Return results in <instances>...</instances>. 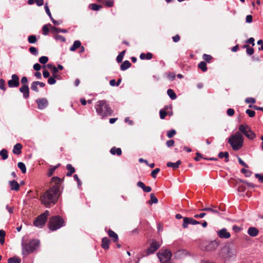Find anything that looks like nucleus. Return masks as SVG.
Here are the masks:
<instances>
[{
    "instance_id": "1",
    "label": "nucleus",
    "mask_w": 263,
    "mask_h": 263,
    "mask_svg": "<svg viewBox=\"0 0 263 263\" xmlns=\"http://www.w3.org/2000/svg\"><path fill=\"white\" fill-rule=\"evenodd\" d=\"M62 180L58 177H53L51 179V184L52 187L45 191L40 197L41 203L46 208H50L54 205L59 198L60 186Z\"/></svg>"
},
{
    "instance_id": "2",
    "label": "nucleus",
    "mask_w": 263,
    "mask_h": 263,
    "mask_svg": "<svg viewBox=\"0 0 263 263\" xmlns=\"http://www.w3.org/2000/svg\"><path fill=\"white\" fill-rule=\"evenodd\" d=\"M95 109L97 114L102 117L111 116L113 113L109 104L105 100L98 101L95 105Z\"/></svg>"
},
{
    "instance_id": "3",
    "label": "nucleus",
    "mask_w": 263,
    "mask_h": 263,
    "mask_svg": "<svg viewBox=\"0 0 263 263\" xmlns=\"http://www.w3.org/2000/svg\"><path fill=\"white\" fill-rule=\"evenodd\" d=\"M228 142L233 150L238 151L243 146V138L241 134L237 132L229 137Z\"/></svg>"
},
{
    "instance_id": "4",
    "label": "nucleus",
    "mask_w": 263,
    "mask_h": 263,
    "mask_svg": "<svg viewBox=\"0 0 263 263\" xmlns=\"http://www.w3.org/2000/svg\"><path fill=\"white\" fill-rule=\"evenodd\" d=\"M64 221L59 216H54L50 219L49 228L51 231H55L64 226Z\"/></svg>"
},
{
    "instance_id": "5",
    "label": "nucleus",
    "mask_w": 263,
    "mask_h": 263,
    "mask_svg": "<svg viewBox=\"0 0 263 263\" xmlns=\"http://www.w3.org/2000/svg\"><path fill=\"white\" fill-rule=\"evenodd\" d=\"M239 131L243 133L248 139L253 140L256 137L255 134L247 124H240L238 127Z\"/></svg>"
},
{
    "instance_id": "6",
    "label": "nucleus",
    "mask_w": 263,
    "mask_h": 263,
    "mask_svg": "<svg viewBox=\"0 0 263 263\" xmlns=\"http://www.w3.org/2000/svg\"><path fill=\"white\" fill-rule=\"evenodd\" d=\"M157 255L161 263H167L172 257L171 252L167 249L161 250Z\"/></svg>"
},
{
    "instance_id": "7",
    "label": "nucleus",
    "mask_w": 263,
    "mask_h": 263,
    "mask_svg": "<svg viewBox=\"0 0 263 263\" xmlns=\"http://www.w3.org/2000/svg\"><path fill=\"white\" fill-rule=\"evenodd\" d=\"M49 214V212L48 210H46L44 213L39 216L34 221V226L40 228L44 226L46 222Z\"/></svg>"
},
{
    "instance_id": "8",
    "label": "nucleus",
    "mask_w": 263,
    "mask_h": 263,
    "mask_svg": "<svg viewBox=\"0 0 263 263\" xmlns=\"http://www.w3.org/2000/svg\"><path fill=\"white\" fill-rule=\"evenodd\" d=\"M22 254L27 255L33 252V240L25 242L24 238L22 239Z\"/></svg>"
},
{
    "instance_id": "9",
    "label": "nucleus",
    "mask_w": 263,
    "mask_h": 263,
    "mask_svg": "<svg viewBox=\"0 0 263 263\" xmlns=\"http://www.w3.org/2000/svg\"><path fill=\"white\" fill-rule=\"evenodd\" d=\"M160 246L161 244L159 242L156 241L154 239L152 240L150 243L149 247L146 250V255L147 256L154 253L160 248Z\"/></svg>"
},
{
    "instance_id": "10",
    "label": "nucleus",
    "mask_w": 263,
    "mask_h": 263,
    "mask_svg": "<svg viewBox=\"0 0 263 263\" xmlns=\"http://www.w3.org/2000/svg\"><path fill=\"white\" fill-rule=\"evenodd\" d=\"M8 86L10 88L17 87L20 85L19 78L15 74H13L11 76V79L8 82Z\"/></svg>"
},
{
    "instance_id": "11",
    "label": "nucleus",
    "mask_w": 263,
    "mask_h": 263,
    "mask_svg": "<svg viewBox=\"0 0 263 263\" xmlns=\"http://www.w3.org/2000/svg\"><path fill=\"white\" fill-rule=\"evenodd\" d=\"M199 223L200 222L199 221H196L192 218L184 217L182 227L183 228H186L189 224L195 225Z\"/></svg>"
},
{
    "instance_id": "12",
    "label": "nucleus",
    "mask_w": 263,
    "mask_h": 263,
    "mask_svg": "<svg viewBox=\"0 0 263 263\" xmlns=\"http://www.w3.org/2000/svg\"><path fill=\"white\" fill-rule=\"evenodd\" d=\"M219 242L216 240L209 242L205 246V250L207 251H212L215 250L219 246Z\"/></svg>"
},
{
    "instance_id": "13",
    "label": "nucleus",
    "mask_w": 263,
    "mask_h": 263,
    "mask_svg": "<svg viewBox=\"0 0 263 263\" xmlns=\"http://www.w3.org/2000/svg\"><path fill=\"white\" fill-rule=\"evenodd\" d=\"M217 234L220 238L228 239L230 237L231 234L225 228H223L217 232Z\"/></svg>"
},
{
    "instance_id": "14",
    "label": "nucleus",
    "mask_w": 263,
    "mask_h": 263,
    "mask_svg": "<svg viewBox=\"0 0 263 263\" xmlns=\"http://www.w3.org/2000/svg\"><path fill=\"white\" fill-rule=\"evenodd\" d=\"M38 105V108L40 109H43L45 108L48 105V101L45 98L37 99L36 101Z\"/></svg>"
},
{
    "instance_id": "15",
    "label": "nucleus",
    "mask_w": 263,
    "mask_h": 263,
    "mask_svg": "<svg viewBox=\"0 0 263 263\" xmlns=\"http://www.w3.org/2000/svg\"><path fill=\"white\" fill-rule=\"evenodd\" d=\"M20 91L21 92L23 93V97L24 98L27 99L29 97V89L27 85H23L20 88Z\"/></svg>"
},
{
    "instance_id": "16",
    "label": "nucleus",
    "mask_w": 263,
    "mask_h": 263,
    "mask_svg": "<svg viewBox=\"0 0 263 263\" xmlns=\"http://www.w3.org/2000/svg\"><path fill=\"white\" fill-rule=\"evenodd\" d=\"M9 184L11 190L17 191L20 189V185L17 182L14 180L9 181Z\"/></svg>"
},
{
    "instance_id": "17",
    "label": "nucleus",
    "mask_w": 263,
    "mask_h": 263,
    "mask_svg": "<svg viewBox=\"0 0 263 263\" xmlns=\"http://www.w3.org/2000/svg\"><path fill=\"white\" fill-rule=\"evenodd\" d=\"M258 229L255 227H250L248 230V234L252 237H255L258 234Z\"/></svg>"
},
{
    "instance_id": "18",
    "label": "nucleus",
    "mask_w": 263,
    "mask_h": 263,
    "mask_svg": "<svg viewBox=\"0 0 263 263\" xmlns=\"http://www.w3.org/2000/svg\"><path fill=\"white\" fill-rule=\"evenodd\" d=\"M22 145L20 143L16 144L13 148V154L18 155L22 153Z\"/></svg>"
},
{
    "instance_id": "19",
    "label": "nucleus",
    "mask_w": 263,
    "mask_h": 263,
    "mask_svg": "<svg viewBox=\"0 0 263 263\" xmlns=\"http://www.w3.org/2000/svg\"><path fill=\"white\" fill-rule=\"evenodd\" d=\"M181 161L180 160H178L175 163L168 162L166 163V166L169 167H172L173 169L175 170L179 167V166L181 164Z\"/></svg>"
},
{
    "instance_id": "20",
    "label": "nucleus",
    "mask_w": 263,
    "mask_h": 263,
    "mask_svg": "<svg viewBox=\"0 0 263 263\" xmlns=\"http://www.w3.org/2000/svg\"><path fill=\"white\" fill-rule=\"evenodd\" d=\"M110 241L107 237H104L102 239V247L104 249H108L109 248V245Z\"/></svg>"
},
{
    "instance_id": "21",
    "label": "nucleus",
    "mask_w": 263,
    "mask_h": 263,
    "mask_svg": "<svg viewBox=\"0 0 263 263\" xmlns=\"http://www.w3.org/2000/svg\"><path fill=\"white\" fill-rule=\"evenodd\" d=\"M131 66V63L127 60L123 62L120 65V69L122 71H124Z\"/></svg>"
},
{
    "instance_id": "22",
    "label": "nucleus",
    "mask_w": 263,
    "mask_h": 263,
    "mask_svg": "<svg viewBox=\"0 0 263 263\" xmlns=\"http://www.w3.org/2000/svg\"><path fill=\"white\" fill-rule=\"evenodd\" d=\"M50 26V29L51 31L53 33L55 32H62V33H67L68 32L67 30L66 29H62L60 28H58L54 26H51V25H49Z\"/></svg>"
},
{
    "instance_id": "23",
    "label": "nucleus",
    "mask_w": 263,
    "mask_h": 263,
    "mask_svg": "<svg viewBox=\"0 0 263 263\" xmlns=\"http://www.w3.org/2000/svg\"><path fill=\"white\" fill-rule=\"evenodd\" d=\"M66 168L68 171L66 174L67 176H71L73 173L75 172L74 168L70 164H68L66 165Z\"/></svg>"
},
{
    "instance_id": "24",
    "label": "nucleus",
    "mask_w": 263,
    "mask_h": 263,
    "mask_svg": "<svg viewBox=\"0 0 263 263\" xmlns=\"http://www.w3.org/2000/svg\"><path fill=\"white\" fill-rule=\"evenodd\" d=\"M110 152L112 155L117 154L118 156H120L122 154L121 149L120 148H116V147H112Z\"/></svg>"
},
{
    "instance_id": "25",
    "label": "nucleus",
    "mask_w": 263,
    "mask_h": 263,
    "mask_svg": "<svg viewBox=\"0 0 263 263\" xmlns=\"http://www.w3.org/2000/svg\"><path fill=\"white\" fill-rule=\"evenodd\" d=\"M229 153L227 152H220L218 154V157L220 159H222L223 158H225V161L226 162H228L229 161Z\"/></svg>"
},
{
    "instance_id": "26",
    "label": "nucleus",
    "mask_w": 263,
    "mask_h": 263,
    "mask_svg": "<svg viewBox=\"0 0 263 263\" xmlns=\"http://www.w3.org/2000/svg\"><path fill=\"white\" fill-rule=\"evenodd\" d=\"M108 234L110 238H112V240L114 242H116L118 240V235L112 230H109L108 232Z\"/></svg>"
},
{
    "instance_id": "27",
    "label": "nucleus",
    "mask_w": 263,
    "mask_h": 263,
    "mask_svg": "<svg viewBox=\"0 0 263 263\" xmlns=\"http://www.w3.org/2000/svg\"><path fill=\"white\" fill-rule=\"evenodd\" d=\"M8 263H21V259L17 256L10 257L8 259Z\"/></svg>"
},
{
    "instance_id": "28",
    "label": "nucleus",
    "mask_w": 263,
    "mask_h": 263,
    "mask_svg": "<svg viewBox=\"0 0 263 263\" xmlns=\"http://www.w3.org/2000/svg\"><path fill=\"white\" fill-rule=\"evenodd\" d=\"M81 42L79 41H76L74 42L72 46L70 47V50L71 51H75L77 49L81 47Z\"/></svg>"
},
{
    "instance_id": "29",
    "label": "nucleus",
    "mask_w": 263,
    "mask_h": 263,
    "mask_svg": "<svg viewBox=\"0 0 263 263\" xmlns=\"http://www.w3.org/2000/svg\"><path fill=\"white\" fill-rule=\"evenodd\" d=\"M60 165V164H58V165L55 166H51L49 169L48 172L47 173V175L49 177H50L52 175L53 173L55 171V170L59 167Z\"/></svg>"
},
{
    "instance_id": "30",
    "label": "nucleus",
    "mask_w": 263,
    "mask_h": 263,
    "mask_svg": "<svg viewBox=\"0 0 263 263\" xmlns=\"http://www.w3.org/2000/svg\"><path fill=\"white\" fill-rule=\"evenodd\" d=\"M167 93L172 100H175L177 98V96L173 89H168L167 91Z\"/></svg>"
},
{
    "instance_id": "31",
    "label": "nucleus",
    "mask_w": 263,
    "mask_h": 263,
    "mask_svg": "<svg viewBox=\"0 0 263 263\" xmlns=\"http://www.w3.org/2000/svg\"><path fill=\"white\" fill-rule=\"evenodd\" d=\"M89 8L93 11H98L102 8V6L96 4H91L89 5Z\"/></svg>"
},
{
    "instance_id": "32",
    "label": "nucleus",
    "mask_w": 263,
    "mask_h": 263,
    "mask_svg": "<svg viewBox=\"0 0 263 263\" xmlns=\"http://www.w3.org/2000/svg\"><path fill=\"white\" fill-rule=\"evenodd\" d=\"M18 167L21 170L23 173L26 172V167L25 164L22 162H20L17 163Z\"/></svg>"
},
{
    "instance_id": "33",
    "label": "nucleus",
    "mask_w": 263,
    "mask_h": 263,
    "mask_svg": "<svg viewBox=\"0 0 263 263\" xmlns=\"http://www.w3.org/2000/svg\"><path fill=\"white\" fill-rule=\"evenodd\" d=\"M6 235L5 232L3 230H0V244L3 245L5 242V236Z\"/></svg>"
},
{
    "instance_id": "34",
    "label": "nucleus",
    "mask_w": 263,
    "mask_h": 263,
    "mask_svg": "<svg viewBox=\"0 0 263 263\" xmlns=\"http://www.w3.org/2000/svg\"><path fill=\"white\" fill-rule=\"evenodd\" d=\"M0 156L3 160H6L8 158V152L5 149H3L0 151Z\"/></svg>"
},
{
    "instance_id": "35",
    "label": "nucleus",
    "mask_w": 263,
    "mask_h": 263,
    "mask_svg": "<svg viewBox=\"0 0 263 263\" xmlns=\"http://www.w3.org/2000/svg\"><path fill=\"white\" fill-rule=\"evenodd\" d=\"M158 201V199L155 196L154 194H151V200L148 201V203L149 204H152L153 203H157Z\"/></svg>"
},
{
    "instance_id": "36",
    "label": "nucleus",
    "mask_w": 263,
    "mask_h": 263,
    "mask_svg": "<svg viewBox=\"0 0 263 263\" xmlns=\"http://www.w3.org/2000/svg\"><path fill=\"white\" fill-rule=\"evenodd\" d=\"M198 67L201 69L202 71H206V70H207V67H206V63L203 62V61H202L201 62H200L198 64Z\"/></svg>"
},
{
    "instance_id": "37",
    "label": "nucleus",
    "mask_w": 263,
    "mask_h": 263,
    "mask_svg": "<svg viewBox=\"0 0 263 263\" xmlns=\"http://www.w3.org/2000/svg\"><path fill=\"white\" fill-rule=\"evenodd\" d=\"M200 211H209V212H212L213 213H215V214H218L219 213L218 210H215V209H213L210 208H203L202 209H200Z\"/></svg>"
},
{
    "instance_id": "38",
    "label": "nucleus",
    "mask_w": 263,
    "mask_h": 263,
    "mask_svg": "<svg viewBox=\"0 0 263 263\" xmlns=\"http://www.w3.org/2000/svg\"><path fill=\"white\" fill-rule=\"evenodd\" d=\"M244 48H247V53L248 55H251L254 53V49L252 47H250V46L248 45L244 46Z\"/></svg>"
},
{
    "instance_id": "39",
    "label": "nucleus",
    "mask_w": 263,
    "mask_h": 263,
    "mask_svg": "<svg viewBox=\"0 0 263 263\" xmlns=\"http://www.w3.org/2000/svg\"><path fill=\"white\" fill-rule=\"evenodd\" d=\"M125 52V51H123L117 56L116 60L118 63H121L122 61Z\"/></svg>"
},
{
    "instance_id": "40",
    "label": "nucleus",
    "mask_w": 263,
    "mask_h": 263,
    "mask_svg": "<svg viewBox=\"0 0 263 263\" xmlns=\"http://www.w3.org/2000/svg\"><path fill=\"white\" fill-rule=\"evenodd\" d=\"M241 172L245 174V176L247 177H250L252 174L251 171L245 168H242L241 170Z\"/></svg>"
},
{
    "instance_id": "41",
    "label": "nucleus",
    "mask_w": 263,
    "mask_h": 263,
    "mask_svg": "<svg viewBox=\"0 0 263 263\" xmlns=\"http://www.w3.org/2000/svg\"><path fill=\"white\" fill-rule=\"evenodd\" d=\"M48 61V58L46 56H42L39 59V62L42 64H46Z\"/></svg>"
},
{
    "instance_id": "42",
    "label": "nucleus",
    "mask_w": 263,
    "mask_h": 263,
    "mask_svg": "<svg viewBox=\"0 0 263 263\" xmlns=\"http://www.w3.org/2000/svg\"><path fill=\"white\" fill-rule=\"evenodd\" d=\"M105 5L108 7H112L114 4V0H106L104 3Z\"/></svg>"
},
{
    "instance_id": "43",
    "label": "nucleus",
    "mask_w": 263,
    "mask_h": 263,
    "mask_svg": "<svg viewBox=\"0 0 263 263\" xmlns=\"http://www.w3.org/2000/svg\"><path fill=\"white\" fill-rule=\"evenodd\" d=\"M176 132L175 129H171L167 132V136L170 138H172L176 134Z\"/></svg>"
},
{
    "instance_id": "44",
    "label": "nucleus",
    "mask_w": 263,
    "mask_h": 263,
    "mask_svg": "<svg viewBox=\"0 0 263 263\" xmlns=\"http://www.w3.org/2000/svg\"><path fill=\"white\" fill-rule=\"evenodd\" d=\"M44 7H45V11H46V13L47 14V15L49 16V17L50 18H52V15H51V12L50 11V10H49V8L48 7L47 3L45 4Z\"/></svg>"
},
{
    "instance_id": "45",
    "label": "nucleus",
    "mask_w": 263,
    "mask_h": 263,
    "mask_svg": "<svg viewBox=\"0 0 263 263\" xmlns=\"http://www.w3.org/2000/svg\"><path fill=\"white\" fill-rule=\"evenodd\" d=\"M202 58L204 61H206L207 62H210L211 60L212 59V57L210 55L204 54L202 56Z\"/></svg>"
},
{
    "instance_id": "46",
    "label": "nucleus",
    "mask_w": 263,
    "mask_h": 263,
    "mask_svg": "<svg viewBox=\"0 0 263 263\" xmlns=\"http://www.w3.org/2000/svg\"><path fill=\"white\" fill-rule=\"evenodd\" d=\"M0 89L3 90H5L6 89L5 87V81L2 79H0Z\"/></svg>"
},
{
    "instance_id": "47",
    "label": "nucleus",
    "mask_w": 263,
    "mask_h": 263,
    "mask_svg": "<svg viewBox=\"0 0 263 263\" xmlns=\"http://www.w3.org/2000/svg\"><path fill=\"white\" fill-rule=\"evenodd\" d=\"M246 112L250 117H253L255 115V112L250 109H247Z\"/></svg>"
},
{
    "instance_id": "48",
    "label": "nucleus",
    "mask_w": 263,
    "mask_h": 263,
    "mask_svg": "<svg viewBox=\"0 0 263 263\" xmlns=\"http://www.w3.org/2000/svg\"><path fill=\"white\" fill-rule=\"evenodd\" d=\"M159 171L160 169L159 168H156L151 173L152 177L155 178L156 177V175L159 172Z\"/></svg>"
},
{
    "instance_id": "49",
    "label": "nucleus",
    "mask_w": 263,
    "mask_h": 263,
    "mask_svg": "<svg viewBox=\"0 0 263 263\" xmlns=\"http://www.w3.org/2000/svg\"><path fill=\"white\" fill-rule=\"evenodd\" d=\"M245 102L247 103H253H253H255L256 100L254 98L250 97V98H246L245 100Z\"/></svg>"
},
{
    "instance_id": "50",
    "label": "nucleus",
    "mask_w": 263,
    "mask_h": 263,
    "mask_svg": "<svg viewBox=\"0 0 263 263\" xmlns=\"http://www.w3.org/2000/svg\"><path fill=\"white\" fill-rule=\"evenodd\" d=\"M159 113H160V117L161 119H164L167 115L166 112L162 109H161L160 110Z\"/></svg>"
},
{
    "instance_id": "51",
    "label": "nucleus",
    "mask_w": 263,
    "mask_h": 263,
    "mask_svg": "<svg viewBox=\"0 0 263 263\" xmlns=\"http://www.w3.org/2000/svg\"><path fill=\"white\" fill-rule=\"evenodd\" d=\"M52 73V76L53 77H57V72H58V68L54 66V67H53L51 70H50Z\"/></svg>"
},
{
    "instance_id": "52",
    "label": "nucleus",
    "mask_w": 263,
    "mask_h": 263,
    "mask_svg": "<svg viewBox=\"0 0 263 263\" xmlns=\"http://www.w3.org/2000/svg\"><path fill=\"white\" fill-rule=\"evenodd\" d=\"M43 33L44 35H47L48 31H49V28L47 25H44L43 27Z\"/></svg>"
},
{
    "instance_id": "53",
    "label": "nucleus",
    "mask_w": 263,
    "mask_h": 263,
    "mask_svg": "<svg viewBox=\"0 0 263 263\" xmlns=\"http://www.w3.org/2000/svg\"><path fill=\"white\" fill-rule=\"evenodd\" d=\"M55 39L57 40H60L63 42H65V39L64 36L60 35H56L55 36Z\"/></svg>"
},
{
    "instance_id": "54",
    "label": "nucleus",
    "mask_w": 263,
    "mask_h": 263,
    "mask_svg": "<svg viewBox=\"0 0 263 263\" xmlns=\"http://www.w3.org/2000/svg\"><path fill=\"white\" fill-rule=\"evenodd\" d=\"M48 83L50 85H53L54 84L56 83V80L53 77H50L48 80Z\"/></svg>"
},
{
    "instance_id": "55",
    "label": "nucleus",
    "mask_w": 263,
    "mask_h": 263,
    "mask_svg": "<svg viewBox=\"0 0 263 263\" xmlns=\"http://www.w3.org/2000/svg\"><path fill=\"white\" fill-rule=\"evenodd\" d=\"M234 110L232 108H229L227 111V113L229 116H233L234 114Z\"/></svg>"
},
{
    "instance_id": "56",
    "label": "nucleus",
    "mask_w": 263,
    "mask_h": 263,
    "mask_svg": "<svg viewBox=\"0 0 263 263\" xmlns=\"http://www.w3.org/2000/svg\"><path fill=\"white\" fill-rule=\"evenodd\" d=\"M176 77L174 73H170L167 76V78L171 81H173Z\"/></svg>"
},
{
    "instance_id": "57",
    "label": "nucleus",
    "mask_w": 263,
    "mask_h": 263,
    "mask_svg": "<svg viewBox=\"0 0 263 263\" xmlns=\"http://www.w3.org/2000/svg\"><path fill=\"white\" fill-rule=\"evenodd\" d=\"M21 83L23 85H27L28 83L27 78L26 77H23L21 80Z\"/></svg>"
},
{
    "instance_id": "58",
    "label": "nucleus",
    "mask_w": 263,
    "mask_h": 263,
    "mask_svg": "<svg viewBox=\"0 0 263 263\" xmlns=\"http://www.w3.org/2000/svg\"><path fill=\"white\" fill-rule=\"evenodd\" d=\"M246 22L248 23H251L252 22V16L251 15H248L246 18Z\"/></svg>"
},
{
    "instance_id": "59",
    "label": "nucleus",
    "mask_w": 263,
    "mask_h": 263,
    "mask_svg": "<svg viewBox=\"0 0 263 263\" xmlns=\"http://www.w3.org/2000/svg\"><path fill=\"white\" fill-rule=\"evenodd\" d=\"M34 3L38 6H41L44 4V0H34Z\"/></svg>"
},
{
    "instance_id": "60",
    "label": "nucleus",
    "mask_w": 263,
    "mask_h": 263,
    "mask_svg": "<svg viewBox=\"0 0 263 263\" xmlns=\"http://www.w3.org/2000/svg\"><path fill=\"white\" fill-rule=\"evenodd\" d=\"M238 160L239 163L241 165L245 166V167H247V168L248 167V165L245 162H243L242 161V160L240 157H238Z\"/></svg>"
},
{
    "instance_id": "61",
    "label": "nucleus",
    "mask_w": 263,
    "mask_h": 263,
    "mask_svg": "<svg viewBox=\"0 0 263 263\" xmlns=\"http://www.w3.org/2000/svg\"><path fill=\"white\" fill-rule=\"evenodd\" d=\"M206 214L205 213H201L199 214H196L194 215V217L195 218H203L205 216Z\"/></svg>"
},
{
    "instance_id": "62",
    "label": "nucleus",
    "mask_w": 263,
    "mask_h": 263,
    "mask_svg": "<svg viewBox=\"0 0 263 263\" xmlns=\"http://www.w3.org/2000/svg\"><path fill=\"white\" fill-rule=\"evenodd\" d=\"M73 178L75 180H76L77 181L78 185L80 186L81 185V181L80 180V179L79 178L78 176L77 175H76V174L74 175Z\"/></svg>"
},
{
    "instance_id": "63",
    "label": "nucleus",
    "mask_w": 263,
    "mask_h": 263,
    "mask_svg": "<svg viewBox=\"0 0 263 263\" xmlns=\"http://www.w3.org/2000/svg\"><path fill=\"white\" fill-rule=\"evenodd\" d=\"M142 190L145 192L149 193L152 191V188L149 186H147L145 185Z\"/></svg>"
},
{
    "instance_id": "64",
    "label": "nucleus",
    "mask_w": 263,
    "mask_h": 263,
    "mask_svg": "<svg viewBox=\"0 0 263 263\" xmlns=\"http://www.w3.org/2000/svg\"><path fill=\"white\" fill-rule=\"evenodd\" d=\"M256 178H258L261 182H263V176L259 174H256L255 175Z\"/></svg>"
}]
</instances>
